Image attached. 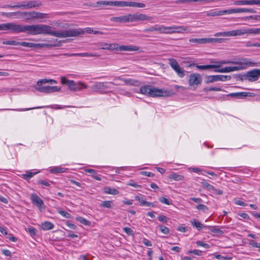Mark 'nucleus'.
Instances as JSON below:
<instances>
[{
    "label": "nucleus",
    "instance_id": "6",
    "mask_svg": "<svg viewBox=\"0 0 260 260\" xmlns=\"http://www.w3.org/2000/svg\"><path fill=\"white\" fill-rule=\"evenodd\" d=\"M128 22H134L138 21H144V20H150L152 19L151 16H147L143 14L136 13L134 14H128Z\"/></svg>",
    "mask_w": 260,
    "mask_h": 260
},
{
    "label": "nucleus",
    "instance_id": "47",
    "mask_svg": "<svg viewBox=\"0 0 260 260\" xmlns=\"http://www.w3.org/2000/svg\"><path fill=\"white\" fill-rule=\"evenodd\" d=\"M159 201L160 202H161L162 204L170 205L171 204V201L169 200V199L165 198V197H160L159 198Z\"/></svg>",
    "mask_w": 260,
    "mask_h": 260
},
{
    "label": "nucleus",
    "instance_id": "53",
    "mask_svg": "<svg viewBox=\"0 0 260 260\" xmlns=\"http://www.w3.org/2000/svg\"><path fill=\"white\" fill-rule=\"evenodd\" d=\"M26 231L29 233V234L31 236H34L36 235L37 230L34 227H32V226L29 227L27 229V230Z\"/></svg>",
    "mask_w": 260,
    "mask_h": 260
},
{
    "label": "nucleus",
    "instance_id": "27",
    "mask_svg": "<svg viewBox=\"0 0 260 260\" xmlns=\"http://www.w3.org/2000/svg\"><path fill=\"white\" fill-rule=\"evenodd\" d=\"M196 67L201 70H208L210 69H216L219 68L220 65H212V64H208V65H198L197 64H194Z\"/></svg>",
    "mask_w": 260,
    "mask_h": 260
},
{
    "label": "nucleus",
    "instance_id": "2",
    "mask_svg": "<svg viewBox=\"0 0 260 260\" xmlns=\"http://www.w3.org/2000/svg\"><path fill=\"white\" fill-rule=\"evenodd\" d=\"M235 62L236 63L233 64H236V66L226 67L221 69L216 68L215 69L214 72L217 73H229L244 70L248 67H255L257 66L256 62L248 58H241L238 60L235 61Z\"/></svg>",
    "mask_w": 260,
    "mask_h": 260
},
{
    "label": "nucleus",
    "instance_id": "15",
    "mask_svg": "<svg viewBox=\"0 0 260 260\" xmlns=\"http://www.w3.org/2000/svg\"><path fill=\"white\" fill-rule=\"evenodd\" d=\"M117 80H119L124 82V84L127 85L138 86L140 85V82L139 81L134 79L123 78H121V77H116L114 79V81H116Z\"/></svg>",
    "mask_w": 260,
    "mask_h": 260
},
{
    "label": "nucleus",
    "instance_id": "54",
    "mask_svg": "<svg viewBox=\"0 0 260 260\" xmlns=\"http://www.w3.org/2000/svg\"><path fill=\"white\" fill-rule=\"evenodd\" d=\"M159 227L160 230L162 233H163L164 234H169V230L168 228H167L166 226L162 225H160L159 226Z\"/></svg>",
    "mask_w": 260,
    "mask_h": 260
},
{
    "label": "nucleus",
    "instance_id": "17",
    "mask_svg": "<svg viewBox=\"0 0 260 260\" xmlns=\"http://www.w3.org/2000/svg\"><path fill=\"white\" fill-rule=\"evenodd\" d=\"M216 40V38H191L189 39V41L190 42L203 44L207 43L214 42Z\"/></svg>",
    "mask_w": 260,
    "mask_h": 260
},
{
    "label": "nucleus",
    "instance_id": "21",
    "mask_svg": "<svg viewBox=\"0 0 260 260\" xmlns=\"http://www.w3.org/2000/svg\"><path fill=\"white\" fill-rule=\"evenodd\" d=\"M139 50V47L133 45H119L118 47V49L115 50V51H138Z\"/></svg>",
    "mask_w": 260,
    "mask_h": 260
},
{
    "label": "nucleus",
    "instance_id": "26",
    "mask_svg": "<svg viewBox=\"0 0 260 260\" xmlns=\"http://www.w3.org/2000/svg\"><path fill=\"white\" fill-rule=\"evenodd\" d=\"M191 225L196 228L198 231L201 230L203 228H207L208 226H205L203 224H202L199 220L196 219H192L190 221Z\"/></svg>",
    "mask_w": 260,
    "mask_h": 260
},
{
    "label": "nucleus",
    "instance_id": "3",
    "mask_svg": "<svg viewBox=\"0 0 260 260\" xmlns=\"http://www.w3.org/2000/svg\"><path fill=\"white\" fill-rule=\"evenodd\" d=\"M168 63L179 77L182 78L185 76V70L183 68L180 67L177 61L175 58H169Z\"/></svg>",
    "mask_w": 260,
    "mask_h": 260
},
{
    "label": "nucleus",
    "instance_id": "49",
    "mask_svg": "<svg viewBox=\"0 0 260 260\" xmlns=\"http://www.w3.org/2000/svg\"><path fill=\"white\" fill-rule=\"evenodd\" d=\"M207 228L210 229V231L213 232V233H216V234H221V233H222L221 230H220L219 229L216 228L215 226H208Z\"/></svg>",
    "mask_w": 260,
    "mask_h": 260
},
{
    "label": "nucleus",
    "instance_id": "31",
    "mask_svg": "<svg viewBox=\"0 0 260 260\" xmlns=\"http://www.w3.org/2000/svg\"><path fill=\"white\" fill-rule=\"evenodd\" d=\"M128 16L127 15H123L120 17H112L110 20L112 21L118 22H126L128 21Z\"/></svg>",
    "mask_w": 260,
    "mask_h": 260
},
{
    "label": "nucleus",
    "instance_id": "39",
    "mask_svg": "<svg viewBox=\"0 0 260 260\" xmlns=\"http://www.w3.org/2000/svg\"><path fill=\"white\" fill-rule=\"evenodd\" d=\"M37 174V172H32L30 171H27L26 172V174L22 175V177L24 179L28 180Z\"/></svg>",
    "mask_w": 260,
    "mask_h": 260
},
{
    "label": "nucleus",
    "instance_id": "36",
    "mask_svg": "<svg viewBox=\"0 0 260 260\" xmlns=\"http://www.w3.org/2000/svg\"><path fill=\"white\" fill-rule=\"evenodd\" d=\"M104 192L107 194L115 195L118 193V191L114 188L106 187L104 188Z\"/></svg>",
    "mask_w": 260,
    "mask_h": 260
},
{
    "label": "nucleus",
    "instance_id": "38",
    "mask_svg": "<svg viewBox=\"0 0 260 260\" xmlns=\"http://www.w3.org/2000/svg\"><path fill=\"white\" fill-rule=\"evenodd\" d=\"M66 169L61 167H56L51 170V172L52 173H60L65 172Z\"/></svg>",
    "mask_w": 260,
    "mask_h": 260
},
{
    "label": "nucleus",
    "instance_id": "58",
    "mask_svg": "<svg viewBox=\"0 0 260 260\" xmlns=\"http://www.w3.org/2000/svg\"><path fill=\"white\" fill-rule=\"evenodd\" d=\"M123 230L128 235H133L134 234L133 231L129 228L125 227L123 229Z\"/></svg>",
    "mask_w": 260,
    "mask_h": 260
},
{
    "label": "nucleus",
    "instance_id": "52",
    "mask_svg": "<svg viewBox=\"0 0 260 260\" xmlns=\"http://www.w3.org/2000/svg\"><path fill=\"white\" fill-rule=\"evenodd\" d=\"M246 47H260V43H252L250 41L247 42L245 44Z\"/></svg>",
    "mask_w": 260,
    "mask_h": 260
},
{
    "label": "nucleus",
    "instance_id": "51",
    "mask_svg": "<svg viewBox=\"0 0 260 260\" xmlns=\"http://www.w3.org/2000/svg\"><path fill=\"white\" fill-rule=\"evenodd\" d=\"M253 93L251 92H239L240 98H243L246 96H253Z\"/></svg>",
    "mask_w": 260,
    "mask_h": 260
},
{
    "label": "nucleus",
    "instance_id": "37",
    "mask_svg": "<svg viewBox=\"0 0 260 260\" xmlns=\"http://www.w3.org/2000/svg\"><path fill=\"white\" fill-rule=\"evenodd\" d=\"M76 220L85 225L89 226L91 224L89 220H86V219L81 216L77 217Z\"/></svg>",
    "mask_w": 260,
    "mask_h": 260
},
{
    "label": "nucleus",
    "instance_id": "10",
    "mask_svg": "<svg viewBox=\"0 0 260 260\" xmlns=\"http://www.w3.org/2000/svg\"><path fill=\"white\" fill-rule=\"evenodd\" d=\"M30 199L32 204L37 207L40 211H41L42 208H44L45 205L43 201L37 194L31 193Z\"/></svg>",
    "mask_w": 260,
    "mask_h": 260
},
{
    "label": "nucleus",
    "instance_id": "25",
    "mask_svg": "<svg viewBox=\"0 0 260 260\" xmlns=\"http://www.w3.org/2000/svg\"><path fill=\"white\" fill-rule=\"evenodd\" d=\"M70 56H80V57H99L100 55L92 53H72L69 55Z\"/></svg>",
    "mask_w": 260,
    "mask_h": 260
},
{
    "label": "nucleus",
    "instance_id": "7",
    "mask_svg": "<svg viewBox=\"0 0 260 260\" xmlns=\"http://www.w3.org/2000/svg\"><path fill=\"white\" fill-rule=\"evenodd\" d=\"M243 79H246L247 78H248L249 81L252 82L258 80L259 77H260V70L259 69H253L250 71L247 72L245 75H243Z\"/></svg>",
    "mask_w": 260,
    "mask_h": 260
},
{
    "label": "nucleus",
    "instance_id": "20",
    "mask_svg": "<svg viewBox=\"0 0 260 260\" xmlns=\"http://www.w3.org/2000/svg\"><path fill=\"white\" fill-rule=\"evenodd\" d=\"M241 36L245 34L257 35L260 33V28H241Z\"/></svg>",
    "mask_w": 260,
    "mask_h": 260
},
{
    "label": "nucleus",
    "instance_id": "30",
    "mask_svg": "<svg viewBox=\"0 0 260 260\" xmlns=\"http://www.w3.org/2000/svg\"><path fill=\"white\" fill-rule=\"evenodd\" d=\"M54 224L49 221L42 222L41 225V229L44 231H48L53 229Z\"/></svg>",
    "mask_w": 260,
    "mask_h": 260
},
{
    "label": "nucleus",
    "instance_id": "16",
    "mask_svg": "<svg viewBox=\"0 0 260 260\" xmlns=\"http://www.w3.org/2000/svg\"><path fill=\"white\" fill-rule=\"evenodd\" d=\"M119 7H132L136 8H145L146 5L142 3H137L135 2H125L120 1Z\"/></svg>",
    "mask_w": 260,
    "mask_h": 260
},
{
    "label": "nucleus",
    "instance_id": "41",
    "mask_svg": "<svg viewBox=\"0 0 260 260\" xmlns=\"http://www.w3.org/2000/svg\"><path fill=\"white\" fill-rule=\"evenodd\" d=\"M170 178L174 179L176 181H181L184 179V177L182 175H178L176 173H173L171 175Z\"/></svg>",
    "mask_w": 260,
    "mask_h": 260
},
{
    "label": "nucleus",
    "instance_id": "33",
    "mask_svg": "<svg viewBox=\"0 0 260 260\" xmlns=\"http://www.w3.org/2000/svg\"><path fill=\"white\" fill-rule=\"evenodd\" d=\"M236 5H253V0H240L234 2Z\"/></svg>",
    "mask_w": 260,
    "mask_h": 260
},
{
    "label": "nucleus",
    "instance_id": "60",
    "mask_svg": "<svg viewBox=\"0 0 260 260\" xmlns=\"http://www.w3.org/2000/svg\"><path fill=\"white\" fill-rule=\"evenodd\" d=\"M135 198L136 200H137L140 202L141 206H142V205L144 204V202L145 201V200L144 199L143 197H142V196L140 197V196H137L135 197Z\"/></svg>",
    "mask_w": 260,
    "mask_h": 260
},
{
    "label": "nucleus",
    "instance_id": "22",
    "mask_svg": "<svg viewBox=\"0 0 260 260\" xmlns=\"http://www.w3.org/2000/svg\"><path fill=\"white\" fill-rule=\"evenodd\" d=\"M164 29V25H155L154 26H152L149 28H145L143 30V31L145 32H152L154 31H157L160 34H163V32H165L163 31Z\"/></svg>",
    "mask_w": 260,
    "mask_h": 260
},
{
    "label": "nucleus",
    "instance_id": "18",
    "mask_svg": "<svg viewBox=\"0 0 260 260\" xmlns=\"http://www.w3.org/2000/svg\"><path fill=\"white\" fill-rule=\"evenodd\" d=\"M230 14H231L230 9H228L222 10H212L211 11L208 12L206 15L207 16H217Z\"/></svg>",
    "mask_w": 260,
    "mask_h": 260
},
{
    "label": "nucleus",
    "instance_id": "48",
    "mask_svg": "<svg viewBox=\"0 0 260 260\" xmlns=\"http://www.w3.org/2000/svg\"><path fill=\"white\" fill-rule=\"evenodd\" d=\"M58 213L59 214H60L61 216H62L63 217H64L66 218H71L72 217V215L70 213H69L64 211L58 210Z\"/></svg>",
    "mask_w": 260,
    "mask_h": 260
},
{
    "label": "nucleus",
    "instance_id": "50",
    "mask_svg": "<svg viewBox=\"0 0 260 260\" xmlns=\"http://www.w3.org/2000/svg\"><path fill=\"white\" fill-rule=\"evenodd\" d=\"M20 45L26 47L34 48V43L30 42H20Z\"/></svg>",
    "mask_w": 260,
    "mask_h": 260
},
{
    "label": "nucleus",
    "instance_id": "34",
    "mask_svg": "<svg viewBox=\"0 0 260 260\" xmlns=\"http://www.w3.org/2000/svg\"><path fill=\"white\" fill-rule=\"evenodd\" d=\"M176 28V27H174V25L171 26H165L164 25L163 31H164L165 32H163V34H171L175 33L174 28Z\"/></svg>",
    "mask_w": 260,
    "mask_h": 260
},
{
    "label": "nucleus",
    "instance_id": "57",
    "mask_svg": "<svg viewBox=\"0 0 260 260\" xmlns=\"http://www.w3.org/2000/svg\"><path fill=\"white\" fill-rule=\"evenodd\" d=\"M196 244L198 246L204 247H205L206 248H208L210 247L209 244H208L207 243H203L202 241H197L196 242Z\"/></svg>",
    "mask_w": 260,
    "mask_h": 260
},
{
    "label": "nucleus",
    "instance_id": "32",
    "mask_svg": "<svg viewBox=\"0 0 260 260\" xmlns=\"http://www.w3.org/2000/svg\"><path fill=\"white\" fill-rule=\"evenodd\" d=\"M41 5V2L39 1H29L27 2V9L38 7Z\"/></svg>",
    "mask_w": 260,
    "mask_h": 260
},
{
    "label": "nucleus",
    "instance_id": "9",
    "mask_svg": "<svg viewBox=\"0 0 260 260\" xmlns=\"http://www.w3.org/2000/svg\"><path fill=\"white\" fill-rule=\"evenodd\" d=\"M37 13H38V12H35V11H32V12H21L19 11V12H17L3 13L2 15L3 16L7 17H11L14 15H16L18 14H19V15L22 14V15H24V16L28 15V16H29L30 18H31L32 19H36Z\"/></svg>",
    "mask_w": 260,
    "mask_h": 260
},
{
    "label": "nucleus",
    "instance_id": "46",
    "mask_svg": "<svg viewBox=\"0 0 260 260\" xmlns=\"http://www.w3.org/2000/svg\"><path fill=\"white\" fill-rule=\"evenodd\" d=\"M187 254H193L197 255L200 256L202 254V251L198 250V249H194L193 250H188L186 252Z\"/></svg>",
    "mask_w": 260,
    "mask_h": 260
},
{
    "label": "nucleus",
    "instance_id": "45",
    "mask_svg": "<svg viewBox=\"0 0 260 260\" xmlns=\"http://www.w3.org/2000/svg\"><path fill=\"white\" fill-rule=\"evenodd\" d=\"M201 184L204 188H206L207 189L210 191H211V189H214L213 186H212V185L205 181L201 182Z\"/></svg>",
    "mask_w": 260,
    "mask_h": 260
},
{
    "label": "nucleus",
    "instance_id": "64",
    "mask_svg": "<svg viewBox=\"0 0 260 260\" xmlns=\"http://www.w3.org/2000/svg\"><path fill=\"white\" fill-rule=\"evenodd\" d=\"M142 243L147 246H151L152 243L148 239L144 238L142 241Z\"/></svg>",
    "mask_w": 260,
    "mask_h": 260
},
{
    "label": "nucleus",
    "instance_id": "24",
    "mask_svg": "<svg viewBox=\"0 0 260 260\" xmlns=\"http://www.w3.org/2000/svg\"><path fill=\"white\" fill-rule=\"evenodd\" d=\"M98 5H104V6H115L119 7L120 1H101L97 3Z\"/></svg>",
    "mask_w": 260,
    "mask_h": 260
},
{
    "label": "nucleus",
    "instance_id": "61",
    "mask_svg": "<svg viewBox=\"0 0 260 260\" xmlns=\"http://www.w3.org/2000/svg\"><path fill=\"white\" fill-rule=\"evenodd\" d=\"M49 79H40L37 81V85L38 86H41L43 84H46L48 83L49 82Z\"/></svg>",
    "mask_w": 260,
    "mask_h": 260
},
{
    "label": "nucleus",
    "instance_id": "14",
    "mask_svg": "<svg viewBox=\"0 0 260 260\" xmlns=\"http://www.w3.org/2000/svg\"><path fill=\"white\" fill-rule=\"evenodd\" d=\"M109 87L104 82H96L92 86V89L94 91L99 92L101 93L105 92L106 89L109 88Z\"/></svg>",
    "mask_w": 260,
    "mask_h": 260
},
{
    "label": "nucleus",
    "instance_id": "55",
    "mask_svg": "<svg viewBox=\"0 0 260 260\" xmlns=\"http://www.w3.org/2000/svg\"><path fill=\"white\" fill-rule=\"evenodd\" d=\"M196 208L198 210H202L204 211H206L208 210V207L206 206H205V205L202 204H199L196 207Z\"/></svg>",
    "mask_w": 260,
    "mask_h": 260
},
{
    "label": "nucleus",
    "instance_id": "19",
    "mask_svg": "<svg viewBox=\"0 0 260 260\" xmlns=\"http://www.w3.org/2000/svg\"><path fill=\"white\" fill-rule=\"evenodd\" d=\"M100 47L101 49L103 50L115 51V50L118 49V44L116 43L108 44L102 43L100 45Z\"/></svg>",
    "mask_w": 260,
    "mask_h": 260
},
{
    "label": "nucleus",
    "instance_id": "13",
    "mask_svg": "<svg viewBox=\"0 0 260 260\" xmlns=\"http://www.w3.org/2000/svg\"><path fill=\"white\" fill-rule=\"evenodd\" d=\"M241 36V29L232 30L227 31L219 32L215 35V37H235Z\"/></svg>",
    "mask_w": 260,
    "mask_h": 260
},
{
    "label": "nucleus",
    "instance_id": "43",
    "mask_svg": "<svg viewBox=\"0 0 260 260\" xmlns=\"http://www.w3.org/2000/svg\"><path fill=\"white\" fill-rule=\"evenodd\" d=\"M215 63H216L215 65H220L219 66V68H220L222 64L235 63H236V62H235V61H233V60H220L219 61L215 62Z\"/></svg>",
    "mask_w": 260,
    "mask_h": 260
},
{
    "label": "nucleus",
    "instance_id": "42",
    "mask_svg": "<svg viewBox=\"0 0 260 260\" xmlns=\"http://www.w3.org/2000/svg\"><path fill=\"white\" fill-rule=\"evenodd\" d=\"M3 44L4 45H14V46L20 45L19 42H17L15 41H13V40H8V41H4L3 42Z\"/></svg>",
    "mask_w": 260,
    "mask_h": 260
},
{
    "label": "nucleus",
    "instance_id": "11",
    "mask_svg": "<svg viewBox=\"0 0 260 260\" xmlns=\"http://www.w3.org/2000/svg\"><path fill=\"white\" fill-rule=\"evenodd\" d=\"M61 83L68 86L70 90L76 91L81 90V88H77V86L73 80L68 79L65 77H61Z\"/></svg>",
    "mask_w": 260,
    "mask_h": 260
},
{
    "label": "nucleus",
    "instance_id": "5",
    "mask_svg": "<svg viewBox=\"0 0 260 260\" xmlns=\"http://www.w3.org/2000/svg\"><path fill=\"white\" fill-rule=\"evenodd\" d=\"M150 91V97H161V96H169L172 93L171 91L166 90H162V89L157 88L154 87H151Z\"/></svg>",
    "mask_w": 260,
    "mask_h": 260
},
{
    "label": "nucleus",
    "instance_id": "23",
    "mask_svg": "<svg viewBox=\"0 0 260 260\" xmlns=\"http://www.w3.org/2000/svg\"><path fill=\"white\" fill-rule=\"evenodd\" d=\"M231 14L234 13H252L254 11L251 9L248 8H236L230 9Z\"/></svg>",
    "mask_w": 260,
    "mask_h": 260
},
{
    "label": "nucleus",
    "instance_id": "29",
    "mask_svg": "<svg viewBox=\"0 0 260 260\" xmlns=\"http://www.w3.org/2000/svg\"><path fill=\"white\" fill-rule=\"evenodd\" d=\"M85 171L86 172L90 173L91 175V176L92 177V178H94V179L98 180V181L101 180L102 179L101 177V175L98 174V173L95 170H94L93 169H87L85 170Z\"/></svg>",
    "mask_w": 260,
    "mask_h": 260
},
{
    "label": "nucleus",
    "instance_id": "35",
    "mask_svg": "<svg viewBox=\"0 0 260 260\" xmlns=\"http://www.w3.org/2000/svg\"><path fill=\"white\" fill-rule=\"evenodd\" d=\"M174 27H176V28H174L175 33H183L185 31H188V28L185 26L174 25Z\"/></svg>",
    "mask_w": 260,
    "mask_h": 260
},
{
    "label": "nucleus",
    "instance_id": "12",
    "mask_svg": "<svg viewBox=\"0 0 260 260\" xmlns=\"http://www.w3.org/2000/svg\"><path fill=\"white\" fill-rule=\"evenodd\" d=\"M38 87L36 88V89L44 93H51L56 91H58L60 89V87L56 86H38Z\"/></svg>",
    "mask_w": 260,
    "mask_h": 260
},
{
    "label": "nucleus",
    "instance_id": "8",
    "mask_svg": "<svg viewBox=\"0 0 260 260\" xmlns=\"http://www.w3.org/2000/svg\"><path fill=\"white\" fill-rule=\"evenodd\" d=\"M231 79V77L230 76L226 75H211L206 77V83H213L215 81H225L226 80H229Z\"/></svg>",
    "mask_w": 260,
    "mask_h": 260
},
{
    "label": "nucleus",
    "instance_id": "40",
    "mask_svg": "<svg viewBox=\"0 0 260 260\" xmlns=\"http://www.w3.org/2000/svg\"><path fill=\"white\" fill-rule=\"evenodd\" d=\"M113 203L111 201H105L102 202L101 206L105 208H111L113 207Z\"/></svg>",
    "mask_w": 260,
    "mask_h": 260
},
{
    "label": "nucleus",
    "instance_id": "59",
    "mask_svg": "<svg viewBox=\"0 0 260 260\" xmlns=\"http://www.w3.org/2000/svg\"><path fill=\"white\" fill-rule=\"evenodd\" d=\"M50 182H51V183H54L53 181L48 182V181H46L43 180H40L38 181V183L40 184L44 185L45 186H49L50 185Z\"/></svg>",
    "mask_w": 260,
    "mask_h": 260
},
{
    "label": "nucleus",
    "instance_id": "1",
    "mask_svg": "<svg viewBox=\"0 0 260 260\" xmlns=\"http://www.w3.org/2000/svg\"><path fill=\"white\" fill-rule=\"evenodd\" d=\"M3 30H10L12 33L26 32L30 35H48L60 38L77 37L84 34V30L81 28L69 29L54 31L53 28L46 24L22 25L13 22L2 23Z\"/></svg>",
    "mask_w": 260,
    "mask_h": 260
},
{
    "label": "nucleus",
    "instance_id": "4",
    "mask_svg": "<svg viewBox=\"0 0 260 260\" xmlns=\"http://www.w3.org/2000/svg\"><path fill=\"white\" fill-rule=\"evenodd\" d=\"M188 84L190 87L196 88L200 85L202 82V78L198 73H192L188 77Z\"/></svg>",
    "mask_w": 260,
    "mask_h": 260
},
{
    "label": "nucleus",
    "instance_id": "56",
    "mask_svg": "<svg viewBox=\"0 0 260 260\" xmlns=\"http://www.w3.org/2000/svg\"><path fill=\"white\" fill-rule=\"evenodd\" d=\"M158 220L161 222L166 223L169 220V218L166 216L160 215L158 217Z\"/></svg>",
    "mask_w": 260,
    "mask_h": 260
},
{
    "label": "nucleus",
    "instance_id": "62",
    "mask_svg": "<svg viewBox=\"0 0 260 260\" xmlns=\"http://www.w3.org/2000/svg\"><path fill=\"white\" fill-rule=\"evenodd\" d=\"M47 16V14L46 13L38 12L36 19H44L46 18Z\"/></svg>",
    "mask_w": 260,
    "mask_h": 260
},
{
    "label": "nucleus",
    "instance_id": "28",
    "mask_svg": "<svg viewBox=\"0 0 260 260\" xmlns=\"http://www.w3.org/2000/svg\"><path fill=\"white\" fill-rule=\"evenodd\" d=\"M151 86L147 85L142 86L141 87L140 89L139 93L150 96V91H149V90H151Z\"/></svg>",
    "mask_w": 260,
    "mask_h": 260
},
{
    "label": "nucleus",
    "instance_id": "44",
    "mask_svg": "<svg viewBox=\"0 0 260 260\" xmlns=\"http://www.w3.org/2000/svg\"><path fill=\"white\" fill-rule=\"evenodd\" d=\"M60 46V42L58 41L57 40H55V42L54 43H48V44H44V47H57Z\"/></svg>",
    "mask_w": 260,
    "mask_h": 260
},
{
    "label": "nucleus",
    "instance_id": "63",
    "mask_svg": "<svg viewBox=\"0 0 260 260\" xmlns=\"http://www.w3.org/2000/svg\"><path fill=\"white\" fill-rule=\"evenodd\" d=\"M249 244L253 247H256L260 249V243H257L253 240H251L250 241Z\"/></svg>",
    "mask_w": 260,
    "mask_h": 260
}]
</instances>
